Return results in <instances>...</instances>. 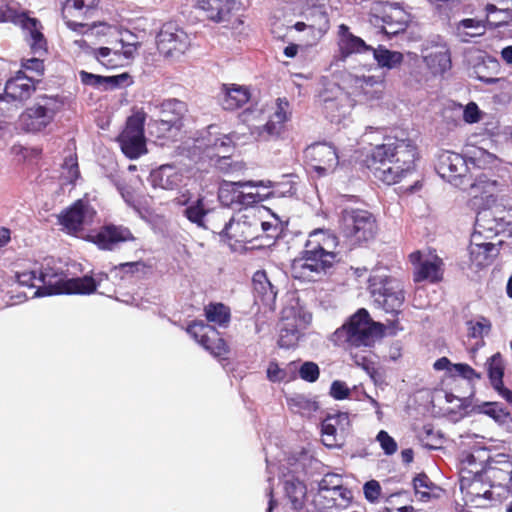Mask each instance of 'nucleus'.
Listing matches in <instances>:
<instances>
[{"mask_svg": "<svg viewBox=\"0 0 512 512\" xmlns=\"http://www.w3.org/2000/svg\"><path fill=\"white\" fill-rule=\"evenodd\" d=\"M419 158L418 146L412 139L388 137L371 149L365 163L377 180L392 185L413 173Z\"/></svg>", "mask_w": 512, "mask_h": 512, "instance_id": "nucleus-1", "label": "nucleus"}, {"mask_svg": "<svg viewBox=\"0 0 512 512\" xmlns=\"http://www.w3.org/2000/svg\"><path fill=\"white\" fill-rule=\"evenodd\" d=\"M38 286L34 292L36 297L60 294L90 295L97 290V283L92 276L64 278L62 271L50 265H42L38 269Z\"/></svg>", "mask_w": 512, "mask_h": 512, "instance_id": "nucleus-2", "label": "nucleus"}, {"mask_svg": "<svg viewBox=\"0 0 512 512\" xmlns=\"http://www.w3.org/2000/svg\"><path fill=\"white\" fill-rule=\"evenodd\" d=\"M339 234L351 247L368 243L377 234L378 224L375 215L361 208H345L338 221Z\"/></svg>", "mask_w": 512, "mask_h": 512, "instance_id": "nucleus-3", "label": "nucleus"}, {"mask_svg": "<svg viewBox=\"0 0 512 512\" xmlns=\"http://www.w3.org/2000/svg\"><path fill=\"white\" fill-rule=\"evenodd\" d=\"M383 328V324L374 322L368 311L361 308L334 332L333 337L338 345L370 347L375 337L383 332Z\"/></svg>", "mask_w": 512, "mask_h": 512, "instance_id": "nucleus-4", "label": "nucleus"}, {"mask_svg": "<svg viewBox=\"0 0 512 512\" xmlns=\"http://www.w3.org/2000/svg\"><path fill=\"white\" fill-rule=\"evenodd\" d=\"M368 289L375 304L386 313L397 316L401 312L405 293L399 280L376 271L368 279Z\"/></svg>", "mask_w": 512, "mask_h": 512, "instance_id": "nucleus-5", "label": "nucleus"}, {"mask_svg": "<svg viewBox=\"0 0 512 512\" xmlns=\"http://www.w3.org/2000/svg\"><path fill=\"white\" fill-rule=\"evenodd\" d=\"M63 105L59 96L40 95L33 105L19 116V127L28 133H38L48 127Z\"/></svg>", "mask_w": 512, "mask_h": 512, "instance_id": "nucleus-6", "label": "nucleus"}, {"mask_svg": "<svg viewBox=\"0 0 512 512\" xmlns=\"http://www.w3.org/2000/svg\"><path fill=\"white\" fill-rule=\"evenodd\" d=\"M220 235L232 248L250 243L261 237L260 216L255 211H247L238 218H231Z\"/></svg>", "mask_w": 512, "mask_h": 512, "instance_id": "nucleus-7", "label": "nucleus"}, {"mask_svg": "<svg viewBox=\"0 0 512 512\" xmlns=\"http://www.w3.org/2000/svg\"><path fill=\"white\" fill-rule=\"evenodd\" d=\"M146 113L143 110L134 112L126 120L125 127L117 137L123 154L131 159H137L147 153L144 125Z\"/></svg>", "mask_w": 512, "mask_h": 512, "instance_id": "nucleus-8", "label": "nucleus"}, {"mask_svg": "<svg viewBox=\"0 0 512 512\" xmlns=\"http://www.w3.org/2000/svg\"><path fill=\"white\" fill-rule=\"evenodd\" d=\"M20 25L30 35V48L34 54L43 55L47 51V41L41 32L42 25L36 18L28 16L27 12H19L8 4L0 6V23Z\"/></svg>", "mask_w": 512, "mask_h": 512, "instance_id": "nucleus-9", "label": "nucleus"}, {"mask_svg": "<svg viewBox=\"0 0 512 512\" xmlns=\"http://www.w3.org/2000/svg\"><path fill=\"white\" fill-rule=\"evenodd\" d=\"M408 260L412 265L414 283L438 284L443 281L445 263L437 254L424 256L422 251L416 250L408 255Z\"/></svg>", "mask_w": 512, "mask_h": 512, "instance_id": "nucleus-10", "label": "nucleus"}, {"mask_svg": "<svg viewBox=\"0 0 512 512\" xmlns=\"http://www.w3.org/2000/svg\"><path fill=\"white\" fill-rule=\"evenodd\" d=\"M186 332L214 357L226 358L230 352V347L221 333L203 320L191 321Z\"/></svg>", "mask_w": 512, "mask_h": 512, "instance_id": "nucleus-11", "label": "nucleus"}, {"mask_svg": "<svg viewBox=\"0 0 512 512\" xmlns=\"http://www.w3.org/2000/svg\"><path fill=\"white\" fill-rule=\"evenodd\" d=\"M435 169L441 178L455 186L467 184L471 180L466 159L455 152L442 151L437 156Z\"/></svg>", "mask_w": 512, "mask_h": 512, "instance_id": "nucleus-12", "label": "nucleus"}, {"mask_svg": "<svg viewBox=\"0 0 512 512\" xmlns=\"http://www.w3.org/2000/svg\"><path fill=\"white\" fill-rule=\"evenodd\" d=\"M304 158L307 165L317 173L319 177L333 172L339 164L336 148L326 142H316L304 150Z\"/></svg>", "mask_w": 512, "mask_h": 512, "instance_id": "nucleus-13", "label": "nucleus"}, {"mask_svg": "<svg viewBox=\"0 0 512 512\" xmlns=\"http://www.w3.org/2000/svg\"><path fill=\"white\" fill-rule=\"evenodd\" d=\"M337 246L338 238L334 233L327 229H315L309 233L304 250L321 260V263L332 267L337 256Z\"/></svg>", "mask_w": 512, "mask_h": 512, "instance_id": "nucleus-14", "label": "nucleus"}, {"mask_svg": "<svg viewBox=\"0 0 512 512\" xmlns=\"http://www.w3.org/2000/svg\"><path fill=\"white\" fill-rule=\"evenodd\" d=\"M189 45L187 33L173 22L163 24L157 34V49L164 57L183 54Z\"/></svg>", "mask_w": 512, "mask_h": 512, "instance_id": "nucleus-15", "label": "nucleus"}, {"mask_svg": "<svg viewBox=\"0 0 512 512\" xmlns=\"http://www.w3.org/2000/svg\"><path fill=\"white\" fill-rule=\"evenodd\" d=\"M160 117L155 120L151 127L157 129V137H163L166 132L172 129L180 130L183 126V119L188 112L187 104L178 99H167L160 104Z\"/></svg>", "mask_w": 512, "mask_h": 512, "instance_id": "nucleus-16", "label": "nucleus"}, {"mask_svg": "<svg viewBox=\"0 0 512 512\" xmlns=\"http://www.w3.org/2000/svg\"><path fill=\"white\" fill-rule=\"evenodd\" d=\"M248 185L250 182L225 181L218 192L220 202L227 207L238 209L257 204L262 200L261 196L259 193L245 192L243 188Z\"/></svg>", "mask_w": 512, "mask_h": 512, "instance_id": "nucleus-17", "label": "nucleus"}, {"mask_svg": "<svg viewBox=\"0 0 512 512\" xmlns=\"http://www.w3.org/2000/svg\"><path fill=\"white\" fill-rule=\"evenodd\" d=\"M290 117V103L287 98H277L275 111L264 125L257 127V136L263 140L280 138Z\"/></svg>", "mask_w": 512, "mask_h": 512, "instance_id": "nucleus-18", "label": "nucleus"}, {"mask_svg": "<svg viewBox=\"0 0 512 512\" xmlns=\"http://www.w3.org/2000/svg\"><path fill=\"white\" fill-rule=\"evenodd\" d=\"M89 240L101 250L112 251L120 243L135 241V236L123 225L105 224L89 235Z\"/></svg>", "mask_w": 512, "mask_h": 512, "instance_id": "nucleus-19", "label": "nucleus"}, {"mask_svg": "<svg viewBox=\"0 0 512 512\" xmlns=\"http://www.w3.org/2000/svg\"><path fill=\"white\" fill-rule=\"evenodd\" d=\"M350 428L348 413L338 412L328 415L321 423L323 444L330 448L340 445L339 441L349 432Z\"/></svg>", "mask_w": 512, "mask_h": 512, "instance_id": "nucleus-20", "label": "nucleus"}, {"mask_svg": "<svg viewBox=\"0 0 512 512\" xmlns=\"http://www.w3.org/2000/svg\"><path fill=\"white\" fill-rule=\"evenodd\" d=\"M475 78L485 84H495L500 81L497 77L500 72L499 61L481 50H475L469 59Z\"/></svg>", "mask_w": 512, "mask_h": 512, "instance_id": "nucleus-21", "label": "nucleus"}, {"mask_svg": "<svg viewBox=\"0 0 512 512\" xmlns=\"http://www.w3.org/2000/svg\"><path fill=\"white\" fill-rule=\"evenodd\" d=\"M75 43L87 53L91 54L102 66L107 69H116L127 64L131 57V52L120 49H112L109 47L92 48L85 40H77Z\"/></svg>", "mask_w": 512, "mask_h": 512, "instance_id": "nucleus-22", "label": "nucleus"}, {"mask_svg": "<svg viewBox=\"0 0 512 512\" xmlns=\"http://www.w3.org/2000/svg\"><path fill=\"white\" fill-rule=\"evenodd\" d=\"M338 53L334 56V60L345 61L353 54L364 53L373 48L365 43V41L354 35L346 24H340L337 32Z\"/></svg>", "mask_w": 512, "mask_h": 512, "instance_id": "nucleus-23", "label": "nucleus"}, {"mask_svg": "<svg viewBox=\"0 0 512 512\" xmlns=\"http://www.w3.org/2000/svg\"><path fill=\"white\" fill-rule=\"evenodd\" d=\"M36 90L33 78L26 76L22 71H18L14 77L5 84L4 94L0 95V100L24 102L29 99Z\"/></svg>", "mask_w": 512, "mask_h": 512, "instance_id": "nucleus-24", "label": "nucleus"}, {"mask_svg": "<svg viewBox=\"0 0 512 512\" xmlns=\"http://www.w3.org/2000/svg\"><path fill=\"white\" fill-rule=\"evenodd\" d=\"M301 254V257L294 259L291 263V274L295 279L314 281L316 275L330 268L327 264L321 263L322 261L315 256L309 255L305 250Z\"/></svg>", "mask_w": 512, "mask_h": 512, "instance_id": "nucleus-25", "label": "nucleus"}, {"mask_svg": "<svg viewBox=\"0 0 512 512\" xmlns=\"http://www.w3.org/2000/svg\"><path fill=\"white\" fill-rule=\"evenodd\" d=\"M87 210L88 205L79 199L58 215V223L68 232H79L83 228Z\"/></svg>", "mask_w": 512, "mask_h": 512, "instance_id": "nucleus-26", "label": "nucleus"}, {"mask_svg": "<svg viewBox=\"0 0 512 512\" xmlns=\"http://www.w3.org/2000/svg\"><path fill=\"white\" fill-rule=\"evenodd\" d=\"M251 98L248 87L238 84H223L221 87L220 104L225 110H236L244 106Z\"/></svg>", "mask_w": 512, "mask_h": 512, "instance_id": "nucleus-27", "label": "nucleus"}, {"mask_svg": "<svg viewBox=\"0 0 512 512\" xmlns=\"http://www.w3.org/2000/svg\"><path fill=\"white\" fill-rule=\"evenodd\" d=\"M471 188V194L474 198H479L486 206L496 203L499 183L495 179H490L485 173L476 176L474 182L468 183Z\"/></svg>", "mask_w": 512, "mask_h": 512, "instance_id": "nucleus-28", "label": "nucleus"}, {"mask_svg": "<svg viewBox=\"0 0 512 512\" xmlns=\"http://www.w3.org/2000/svg\"><path fill=\"white\" fill-rule=\"evenodd\" d=\"M153 187L165 190H175L183 182V174L171 165H162L150 174Z\"/></svg>", "mask_w": 512, "mask_h": 512, "instance_id": "nucleus-29", "label": "nucleus"}, {"mask_svg": "<svg viewBox=\"0 0 512 512\" xmlns=\"http://www.w3.org/2000/svg\"><path fill=\"white\" fill-rule=\"evenodd\" d=\"M498 254L499 248L494 243H471L469 246L470 262L476 269L491 265Z\"/></svg>", "mask_w": 512, "mask_h": 512, "instance_id": "nucleus-30", "label": "nucleus"}, {"mask_svg": "<svg viewBox=\"0 0 512 512\" xmlns=\"http://www.w3.org/2000/svg\"><path fill=\"white\" fill-rule=\"evenodd\" d=\"M387 5L384 14L381 17L383 23L390 29L386 30L389 34H398L404 31L407 26V14L400 7L399 2H385Z\"/></svg>", "mask_w": 512, "mask_h": 512, "instance_id": "nucleus-31", "label": "nucleus"}, {"mask_svg": "<svg viewBox=\"0 0 512 512\" xmlns=\"http://www.w3.org/2000/svg\"><path fill=\"white\" fill-rule=\"evenodd\" d=\"M460 490L470 501H475L478 498L490 499L492 496V492L485 487L482 476L478 472H475L472 477L462 473Z\"/></svg>", "mask_w": 512, "mask_h": 512, "instance_id": "nucleus-32", "label": "nucleus"}, {"mask_svg": "<svg viewBox=\"0 0 512 512\" xmlns=\"http://www.w3.org/2000/svg\"><path fill=\"white\" fill-rule=\"evenodd\" d=\"M236 2H196L195 8L214 22L229 21Z\"/></svg>", "mask_w": 512, "mask_h": 512, "instance_id": "nucleus-33", "label": "nucleus"}, {"mask_svg": "<svg viewBox=\"0 0 512 512\" xmlns=\"http://www.w3.org/2000/svg\"><path fill=\"white\" fill-rule=\"evenodd\" d=\"M255 296L264 304L271 306L277 296V290L269 281L265 271H256L252 278Z\"/></svg>", "mask_w": 512, "mask_h": 512, "instance_id": "nucleus-34", "label": "nucleus"}, {"mask_svg": "<svg viewBox=\"0 0 512 512\" xmlns=\"http://www.w3.org/2000/svg\"><path fill=\"white\" fill-rule=\"evenodd\" d=\"M435 51H430L423 56L424 62L434 74H442L451 67V56L447 45H437Z\"/></svg>", "mask_w": 512, "mask_h": 512, "instance_id": "nucleus-35", "label": "nucleus"}, {"mask_svg": "<svg viewBox=\"0 0 512 512\" xmlns=\"http://www.w3.org/2000/svg\"><path fill=\"white\" fill-rule=\"evenodd\" d=\"M85 2H63L62 18L68 28L78 31L86 26L82 21L85 18Z\"/></svg>", "mask_w": 512, "mask_h": 512, "instance_id": "nucleus-36", "label": "nucleus"}, {"mask_svg": "<svg viewBox=\"0 0 512 512\" xmlns=\"http://www.w3.org/2000/svg\"><path fill=\"white\" fill-rule=\"evenodd\" d=\"M489 478L497 481V485L501 486L504 481L510 483V475H512V461L506 454L498 455V459L489 462L487 470Z\"/></svg>", "mask_w": 512, "mask_h": 512, "instance_id": "nucleus-37", "label": "nucleus"}, {"mask_svg": "<svg viewBox=\"0 0 512 512\" xmlns=\"http://www.w3.org/2000/svg\"><path fill=\"white\" fill-rule=\"evenodd\" d=\"M204 316L209 323L226 328L231 321V310L224 303L210 302L204 306Z\"/></svg>", "mask_w": 512, "mask_h": 512, "instance_id": "nucleus-38", "label": "nucleus"}, {"mask_svg": "<svg viewBox=\"0 0 512 512\" xmlns=\"http://www.w3.org/2000/svg\"><path fill=\"white\" fill-rule=\"evenodd\" d=\"M180 205L187 206L184 210V216L192 223L202 227L204 226V218L208 214L209 209L205 203V197L199 196L195 201L189 203V199L178 202Z\"/></svg>", "mask_w": 512, "mask_h": 512, "instance_id": "nucleus-39", "label": "nucleus"}, {"mask_svg": "<svg viewBox=\"0 0 512 512\" xmlns=\"http://www.w3.org/2000/svg\"><path fill=\"white\" fill-rule=\"evenodd\" d=\"M300 339V330L296 320H284L280 326L278 345L281 348H292L298 344Z\"/></svg>", "mask_w": 512, "mask_h": 512, "instance_id": "nucleus-40", "label": "nucleus"}, {"mask_svg": "<svg viewBox=\"0 0 512 512\" xmlns=\"http://www.w3.org/2000/svg\"><path fill=\"white\" fill-rule=\"evenodd\" d=\"M487 374L493 388H501L505 371L504 359L501 353L493 354L486 362Z\"/></svg>", "mask_w": 512, "mask_h": 512, "instance_id": "nucleus-41", "label": "nucleus"}, {"mask_svg": "<svg viewBox=\"0 0 512 512\" xmlns=\"http://www.w3.org/2000/svg\"><path fill=\"white\" fill-rule=\"evenodd\" d=\"M284 489L287 497L293 504V507L295 509L301 507L307 493L305 483L296 477H291L285 481Z\"/></svg>", "mask_w": 512, "mask_h": 512, "instance_id": "nucleus-42", "label": "nucleus"}, {"mask_svg": "<svg viewBox=\"0 0 512 512\" xmlns=\"http://www.w3.org/2000/svg\"><path fill=\"white\" fill-rule=\"evenodd\" d=\"M486 12V22L495 28L510 26L512 23V9L498 10L495 5L489 3L486 6Z\"/></svg>", "mask_w": 512, "mask_h": 512, "instance_id": "nucleus-43", "label": "nucleus"}, {"mask_svg": "<svg viewBox=\"0 0 512 512\" xmlns=\"http://www.w3.org/2000/svg\"><path fill=\"white\" fill-rule=\"evenodd\" d=\"M378 65L388 69L395 68L403 62V54L386 48L371 50Z\"/></svg>", "mask_w": 512, "mask_h": 512, "instance_id": "nucleus-44", "label": "nucleus"}, {"mask_svg": "<svg viewBox=\"0 0 512 512\" xmlns=\"http://www.w3.org/2000/svg\"><path fill=\"white\" fill-rule=\"evenodd\" d=\"M479 413L485 414L496 422L505 423L510 413L498 402H484L476 407Z\"/></svg>", "mask_w": 512, "mask_h": 512, "instance_id": "nucleus-45", "label": "nucleus"}, {"mask_svg": "<svg viewBox=\"0 0 512 512\" xmlns=\"http://www.w3.org/2000/svg\"><path fill=\"white\" fill-rule=\"evenodd\" d=\"M289 409L294 413L310 414L318 410V404L303 395H296L287 399Z\"/></svg>", "mask_w": 512, "mask_h": 512, "instance_id": "nucleus-46", "label": "nucleus"}, {"mask_svg": "<svg viewBox=\"0 0 512 512\" xmlns=\"http://www.w3.org/2000/svg\"><path fill=\"white\" fill-rule=\"evenodd\" d=\"M413 486L418 500L423 502L430 500L431 491L436 487L425 473H420L414 477Z\"/></svg>", "mask_w": 512, "mask_h": 512, "instance_id": "nucleus-47", "label": "nucleus"}, {"mask_svg": "<svg viewBox=\"0 0 512 512\" xmlns=\"http://www.w3.org/2000/svg\"><path fill=\"white\" fill-rule=\"evenodd\" d=\"M61 167L66 182L75 185L76 181L80 178L77 154L73 153L65 157Z\"/></svg>", "mask_w": 512, "mask_h": 512, "instance_id": "nucleus-48", "label": "nucleus"}, {"mask_svg": "<svg viewBox=\"0 0 512 512\" xmlns=\"http://www.w3.org/2000/svg\"><path fill=\"white\" fill-rule=\"evenodd\" d=\"M468 335L471 338H483L487 336L492 329L490 320L484 316H480L477 321H468Z\"/></svg>", "mask_w": 512, "mask_h": 512, "instance_id": "nucleus-49", "label": "nucleus"}, {"mask_svg": "<svg viewBox=\"0 0 512 512\" xmlns=\"http://www.w3.org/2000/svg\"><path fill=\"white\" fill-rule=\"evenodd\" d=\"M298 374L303 381L314 383L319 379L320 368L317 363L306 361L300 366Z\"/></svg>", "mask_w": 512, "mask_h": 512, "instance_id": "nucleus-50", "label": "nucleus"}, {"mask_svg": "<svg viewBox=\"0 0 512 512\" xmlns=\"http://www.w3.org/2000/svg\"><path fill=\"white\" fill-rule=\"evenodd\" d=\"M452 372H450V377L459 376L468 381H473L475 379H481V374L478 373L474 368L466 363H456L452 366Z\"/></svg>", "mask_w": 512, "mask_h": 512, "instance_id": "nucleus-51", "label": "nucleus"}, {"mask_svg": "<svg viewBox=\"0 0 512 512\" xmlns=\"http://www.w3.org/2000/svg\"><path fill=\"white\" fill-rule=\"evenodd\" d=\"M281 232L279 222L274 219L273 221H263L260 218V234L261 237L266 236L269 239H276Z\"/></svg>", "mask_w": 512, "mask_h": 512, "instance_id": "nucleus-52", "label": "nucleus"}, {"mask_svg": "<svg viewBox=\"0 0 512 512\" xmlns=\"http://www.w3.org/2000/svg\"><path fill=\"white\" fill-rule=\"evenodd\" d=\"M15 278L21 286L37 289L38 270H26L17 272Z\"/></svg>", "mask_w": 512, "mask_h": 512, "instance_id": "nucleus-53", "label": "nucleus"}, {"mask_svg": "<svg viewBox=\"0 0 512 512\" xmlns=\"http://www.w3.org/2000/svg\"><path fill=\"white\" fill-rule=\"evenodd\" d=\"M377 440L381 448L387 455H392L397 451L396 441L388 434V432L381 430L377 434Z\"/></svg>", "mask_w": 512, "mask_h": 512, "instance_id": "nucleus-54", "label": "nucleus"}, {"mask_svg": "<svg viewBox=\"0 0 512 512\" xmlns=\"http://www.w3.org/2000/svg\"><path fill=\"white\" fill-rule=\"evenodd\" d=\"M342 483L341 477L335 474H327L319 483V490L321 493H333L336 490L335 486Z\"/></svg>", "mask_w": 512, "mask_h": 512, "instance_id": "nucleus-55", "label": "nucleus"}, {"mask_svg": "<svg viewBox=\"0 0 512 512\" xmlns=\"http://www.w3.org/2000/svg\"><path fill=\"white\" fill-rule=\"evenodd\" d=\"M329 393L335 400H344L350 396V389L345 382L335 380L330 386Z\"/></svg>", "mask_w": 512, "mask_h": 512, "instance_id": "nucleus-56", "label": "nucleus"}, {"mask_svg": "<svg viewBox=\"0 0 512 512\" xmlns=\"http://www.w3.org/2000/svg\"><path fill=\"white\" fill-rule=\"evenodd\" d=\"M267 378L272 382H283L287 380V372L280 368L276 361H270L267 367Z\"/></svg>", "mask_w": 512, "mask_h": 512, "instance_id": "nucleus-57", "label": "nucleus"}, {"mask_svg": "<svg viewBox=\"0 0 512 512\" xmlns=\"http://www.w3.org/2000/svg\"><path fill=\"white\" fill-rule=\"evenodd\" d=\"M130 79L128 73H122L114 76H103L102 87L104 89H114L125 84Z\"/></svg>", "mask_w": 512, "mask_h": 512, "instance_id": "nucleus-58", "label": "nucleus"}, {"mask_svg": "<svg viewBox=\"0 0 512 512\" xmlns=\"http://www.w3.org/2000/svg\"><path fill=\"white\" fill-rule=\"evenodd\" d=\"M494 219L501 226L512 225V208L496 207L494 212Z\"/></svg>", "mask_w": 512, "mask_h": 512, "instance_id": "nucleus-59", "label": "nucleus"}, {"mask_svg": "<svg viewBox=\"0 0 512 512\" xmlns=\"http://www.w3.org/2000/svg\"><path fill=\"white\" fill-rule=\"evenodd\" d=\"M364 495L367 500L374 502L378 500L381 494V486L378 481L370 480L364 484Z\"/></svg>", "mask_w": 512, "mask_h": 512, "instance_id": "nucleus-60", "label": "nucleus"}, {"mask_svg": "<svg viewBox=\"0 0 512 512\" xmlns=\"http://www.w3.org/2000/svg\"><path fill=\"white\" fill-rule=\"evenodd\" d=\"M459 26H462L464 28H474V29H482L481 32H477V33H464V36H470V37H475V36H479V35H482L484 34L485 32V25H484V21L483 20H477V19H473V18H467V19H463L459 22Z\"/></svg>", "mask_w": 512, "mask_h": 512, "instance_id": "nucleus-61", "label": "nucleus"}, {"mask_svg": "<svg viewBox=\"0 0 512 512\" xmlns=\"http://www.w3.org/2000/svg\"><path fill=\"white\" fill-rule=\"evenodd\" d=\"M480 110L476 103L470 102L466 105L463 111V119L467 123H476L480 120Z\"/></svg>", "mask_w": 512, "mask_h": 512, "instance_id": "nucleus-62", "label": "nucleus"}, {"mask_svg": "<svg viewBox=\"0 0 512 512\" xmlns=\"http://www.w3.org/2000/svg\"><path fill=\"white\" fill-rule=\"evenodd\" d=\"M437 435L433 430V426L428 424L424 425L422 432H421V439L423 442H425V446L433 449L437 447V441H436Z\"/></svg>", "mask_w": 512, "mask_h": 512, "instance_id": "nucleus-63", "label": "nucleus"}, {"mask_svg": "<svg viewBox=\"0 0 512 512\" xmlns=\"http://www.w3.org/2000/svg\"><path fill=\"white\" fill-rule=\"evenodd\" d=\"M79 76H80L81 82L84 85H89V86H93V87H97V88L102 87L103 76H101V75H96V74L89 73L87 71L82 70L79 72Z\"/></svg>", "mask_w": 512, "mask_h": 512, "instance_id": "nucleus-64", "label": "nucleus"}]
</instances>
